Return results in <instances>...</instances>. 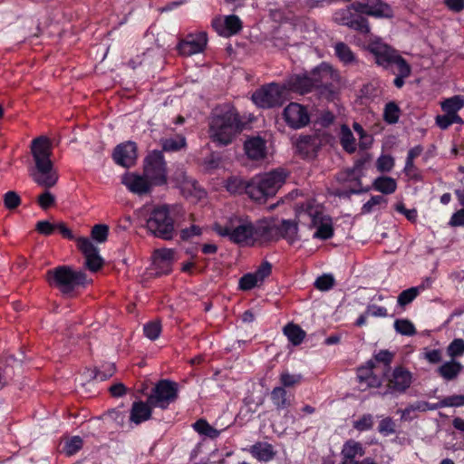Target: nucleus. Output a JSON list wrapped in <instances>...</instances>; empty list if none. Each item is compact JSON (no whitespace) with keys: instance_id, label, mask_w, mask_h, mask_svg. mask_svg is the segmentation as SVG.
Wrapping results in <instances>:
<instances>
[{"instance_id":"27","label":"nucleus","mask_w":464,"mask_h":464,"mask_svg":"<svg viewBox=\"0 0 464 464\" xmlns=\"http://www.w3.org/2000/svg\"><path fill=\"white\" fill-rule=\"evenodd\" d=\"M251 455L261 462L272 460L276 452L272 444L265 441H258L251 446L249 450Z\"/></svg>"},{"instance_id":"25","label":"nucleus","mask_w":464,"mask_h":464,"mask_svg":"<svg viewBox=\"0 0 464 464\" xmlns=\"http://www.w3.org/2000/svg\"><path fill=\"white\" fill-rule=\"evenodd\" d=\"M153 406L148 401H134L130 411V421L135 425H139L150 419Z\"/></svg>"},{"instance_id":"12","label":"nucleus","mask_w":464,"mask_h":464,"mask_svg":"<svg viewBox=\"0 0 464 464\" xmlns=\"http://www.w3.org/2000/svg\"><path fill=\"white\" fill-rule=\"evenodd\" d=\"M285 93L284 85L272 82L256 90L252 101L260 108H273L281 105Z\"/></svg>"},{"instance_id":"60","label":"nucleus","mask_w":464,"mask_h":464,"mask_svg":"<svg viewBox=\"0 0 464 464\" xmlns=\"http://www.w3.org/2000/svg\"><path fill=\"white\" fill-rule=\"evenodd\" d=\"M392 358V353H391L388 350H381L378 353H374L372 360L374 361V363L381 362L384 365L385 368L389 369Z\"/></svg>"},{"instance_id":"50","label":"nucleus","mask_w":464,"mask_h":464,"mask_svg":"<svg viewBox=\"0 0 464 464\" xmlns=\"http://www.w3.org/2000/svg\"><path fill=\"white\" fill-rule=\"evenodd\" d=\"M387 199L381 195L372 196L371 198L365 202L362 207V214H370L374 210L376 206L386 204Z\"/></svg>"},{"instance_id":"47","label":"nucleus","mask_w":464,"mask_h":464,"mask_svg":"<svg viewBox=\"0 0 464 464\" xmlns=\"http://www.w3.org/2000/svg\"><path fill=\"white\" fill-rule=\"evenodd\" d=\"M175 251L171 248H161L154 252V262H165L167 266H172Z\"/></svg>"},{"instance_id":"13","label":"nucleus","mask_w":464,"mask_h":464,"mask_svg":"<svg viewBox=\"0 0 464 464\" xmlns=\"http://www.w3.org/2000/svg\"><path fill=\"white\" fill-rule=\"evenodd\" d=\"M368 38L367 50L373 54L375 63L384 69H390L391 62L398 51L384 43L379 36L370 34Z\"/></svg>"},{"instance_id":"28","label":"nucleus","mask_w":464,"mask_h":464,"mask_svg":"<svg viewBox=\"0 0 464 464\" xmlns=\"http://www.w3.org/2000/svg\"><path fill=\"white\" fill-rule=\"evenodd\" d=\"M285 238L289 244L299 240L297 224L292 220L283 219L278 222V238Z\"/></svg>"},{"instance_id":"1","label":"nucleus","mask_w":464,"mask_h":464,"mask_svg":"<svg viewBox=\"0 0 464 464\" xmlns=\"http://www.w3.org/2000/svg\"><path fill=\"white\" fill-rule=\"evenodd\" d=\"M339 84V73L330 64L322 63L310 74L291 75L283 85L285 92L298 94H306L316 89L320 96L331 101L335 98Z\"/></svg>"},{"instance_id":"37","label":"nucleus","mask_w":464,"mask_h":464,"mask_svg":"<svg viewBox=\"0 0 464 464\" xmlns=\"http://www.w3.org/2000/svg\"><path fill=\"white\" fill-rule=\"evenodd\" d=\"M160 144L164 151H178L186 147V139L182 135L165 138L160 140Z\"/></svg>"},{"instance_id":"14","label":"nucleus","mask_w":464,"mask_h":464,"mask_svg":"<svg viewBox=\"0 0 464 464\" xmlns=\"http://www.w3.org/2000/svg\"><path fill=\"white\" fill-rule=\"evenodd\" d=\"M352 7L357 13L374 18H392L393 8L382 0H362L352 3Z\"/></svg>"},{"instance_id":"32","label":"nucleus","mask_w":464,"mask_h":464,"mask_svg":"<svg viewBox=\"0 0 464 464\" xmlns=\"http://www.w3.org/2000/svg\"><path fill=\"white\" fill-rule=\"evenodd\" d=\"M424 290V284L403 290L397 297V305L404 309Z\"/></svg>"},{"instance_id":"52","label":"nucleus","mask_w":464,"mask_h":464,"mask_svg":"<svg viewBox=\"0 0 464 464\" xmlns=\"http://www.w3.org/2000/svg\"><path fill=\"white\" fill-rule=\"evenodd\" d=\"M82 447V439L80 436H72L64 445V451L68 456L74 455Z\"/></svg>"},{"instance_id":"38","label":"nucleus","mask_w":464,"mask_h":464,"mask_svg":"<svg viewBox=\"0 0 464 464\" xmlns=\"http://www.w3.org/2000/svg\"><path fill=\"white\" fill-rule=\"evenodd\" d=\"M335 55L344 64H350L355 61V55L350 47L344 43H337L334 45Z\"/></svg>"},{"instance_id":"33","label":"nucleus","mask_w":464,"mask_h":464,"mask_svg":"<svg viewBox=\"0 0 464 464\" xmlns=\"http://www.w3.org/2000/svg\"><path fill=\"white\" fill-rule=\"evenodd\" d=\"M271 401L277 411L285 410L291 402L286 390L282 386H276L271 392Z\"/></svg>"},{"instance_id":"40","label":"nucleus","mask_w":464,"mask_h":464,"mask_svg":"<svg viewBox=\"0 0 464 464\" xmlns=\"http://www.w3.org/2000/svg\"><path fill=\"white\" fill-rule=\"evenodd\" d=\"M341 144L343 148L349 153H353L356 150L355 139L351 130L343 126L341 131Z\"/></svg>"},{"instance_id":"22","label":"nucleus","mask_w":464,"mask_h":464,"mask_svg":"<svg viewBox=\"0 0 464 464\" xmlns=\"http://www.w3.org/2000/svg\"><path fill=\"white\" fill-rule=\"evenodd\" d=\"M244 150L248 159L252 160H261L266 157V141L259 137H250L244 143Z\"/></svg>"},{"instance_id":"46","label":"nucleus","mask_w":464,"mask_h":464,"mask_svg":"<svg viewBox=\"0 0 464 464\" xmlns=\"http://www.w3.org/2000/svg\"><path fill=\"white\" fill-rule=\"evenodd\" d=\"M109 235V227L105 224L94 225L92 228V239L99 244L104 243Z\"/></svg>"},{"instance_id":"30","label":"nucleus","mask_w":464,"mask_h":464,"mask_svg":"<svg viewBox=\"0 0 464 464\" xmlns=\"http://www.w3.org/2000/svg\"><path fill=\"white\" fill-rule=\"evenodd\" d=\"M462 370L460 362L451 360L443 362L439 368V374L446 381H451L455 379Z\"/></svg>"},{"instance_id":"6","label":"nucleus","mask_w":464,"mask_h":464,"mask_svg":"<svg viewBox=\"0 0 464 464\" xmlns=\"http://www.w3.org/2000/svg\"><path fill=\"white\" fill-rule=\"evenodd\" d=\"M168 204L155 205L147 209L146 228L154 237L170 240L176 235L175 221Z\"/></svg>"},{"instance_id":"7","label":"nucleus","mask_w":464,"mask_h":464,"mask_svg":"<svg viewBox=\"0 0 464 464\" xmlns=\"http://www.w3.org/2000/svg\"><path fill=\"white\" fill-rule=\"evenodd\" d=\"M45 277L51 286L57 287L63 295H70L86 281V276L82 271L74 270L67 266L48 270Z\"/></svg>"},{"instance_id":"36","label":"nucleus","mask_w":464,"mask_h":464,"mask_svg":"<svg viewBox=\"0 0 464 464\" xmlns=\"http://www.w3.org/2000/svg\"><path fill=\"white\" fill-rule=\"evenodd\" d=\"M226 188L233 194H241L246 192L248 195L249 181H245L240 177H231L226 181Z\"/></svg>"},{"instance_id":"5","label":"nucleus","mask_w":464,"mask_h":464,"mask_svg":"<svg viewBox=\"0 0 464 464\" xmlns=\"http://www.w3.org/2000/svg\"><path fill=\"white\" fill-rule=\"evenodd\" d=\"M287 173L283 169L256 175L249 180L248 197L256 201H265L276 195L285 182Z\"/></svg>"},{"instance_id":"9","label":"nucleus","mask_w":464,"mask_h":464,"mask_svg":"<svg viewBox=\"0 0 464 464\" xmlns=\"http://www.w3.org/2000/svg\"><path fill=\"white\" fill-rule=\"evenodd\" d=\"M143 173L153 186H162L167 183V163L160 150H152L145 160Z\"/></svg>"},{"instance_id":"15","label":"nucleus","mask_w":464,"mask_h":464,"mask_svg":"<svg viewBox=\"0 0 464 464\" xmlns=\"http://www.w3.org/2000/svg\"><path fill=\"white\" fill-rule=\"evenodd\" d=\"M208 44V34L204 31L188 34L186 38L181 40L177 48L179 54L183 56H191L202 53Z\"/></svg>"},{"instance_id":"62","label":"nucleus","mask_w":464,"mask_h":464,"mask_svg":"<svg viewBox=\"0 0 464 464\" xmlns=\"http://www.w3.org/2000/svg\"><path fill=\"white\" fill-rule=\"evenodd\" d=\"M36 230L44 236H50L56 231V224H52L47 220H41L36 224Z\"/></svg>"},{"instance_id":"39","label":"nucleus","mask_w":464,"mask_h":464,"mask_svg":"<svg viewBox=\"0 0 464 464\" xmlns=\"http://www.w3.org/2000/svg\"><path fill=\"white\" fill-rule=\"evenodd\" d=\"M436 125L441 130H447L454 123L464 124V121L459 115H450L444 112L442 115H438L435 118Z\"/></svg>"},{"instance_id":"59","label":"nucleus","mask_w":464,"mask_h":464,"mask_svg":"<svg viewBox=\"0 0 464 464\" xmlns=\"http://www.w3.org/2000/svg\"><path fill=\"white\" fill-rule=\"evenodd\" d=\"M4 204L7 209H14L21 204L20 196L14 191H7L4 195Z\"/></svg>"},{"instance_id":"16","label":"nucleus","mask_w":464,"mask_h":464,"mask_svg":"<svg viewBox=\"0 0 464 464\" xmlns=\"http://www.w3.org/2000/svg\"><path fill=\"white\" fill-rule=\"evenodd\" d=\"M283 117L286 124L295 130L306 126L310 121L307 109L297 102H290L284 109Z\"/></svg>"},{"instance_id":"24","label":"nucleus","mask_w":464,"mask_h":464,"mask_svg":"<svg viewBox=\"0 0 464 464\" xmlns=\"http://www.w3.org/2000/svg\"><path fill=\"white\" fill-rule=\"evenodd\" d=\"M374 361L369 360L364 365L357 369V379L360 384L365 387H378L382 380L373 373Z\"/></svg>"},{"instance_id":"31","label":"nucleus","mask_w":464,"mask_h":464,"mask_svg":"<svg viewBox=\"0 0 464 464\" xmlns=\"http://www.w3.org/2000/svg\"><path fill=\"white\" fill-rule=\"evenodd\" d=\"M441 110L450 115H459L458 112L464 107V96L454 95L440 102Z\"/></svg>"},{"instance_id":"2","label":"nucleus","mask_w":464,"mask_h":464,"mask_svg":"<svg viewBox=\"0 0 464 464\" xmlns=\"http://www.w3.org/2000/svg\"><path fill=\"white\" fill-rule=\"evenodd\" d=\"M244 122L235 107L223 104L215 108L209 119V138L218 146L230 144L243 130Z\"/></svg>"},{"instance_id":"20","label":"nucleus","mask_w":464,"mask_h":464,"mask_svg":"<svg viewBox=\"0 0 464 464\" xmlns=\"http://www.w3.org/2000/svg\"><path fill=\"white\" fill-rule=\"evenodd\" d=\"M121 182L130 192L138 195L150 192L153 186L144 174L126 173L121 177Z\"/></svg>"},{"instance_id":"26","label":"nucleus","mask_w":464,"mask_h":464,"mask_svg":"<svg viewBox=\"0 0 464 464\" xmlns=\"http://www.w3.org/2000/svg\"><path fill=\"white\" fill-rule=\"evenodd\" d=\"M411 380L412 376L409 371L401 367L395 368L391 380V387L396 392H403L411 386Z\"/></svg>"},{"instance_id":"55","label":"nucleus","mask_w":464,"mask_h":464,"mask_svg":"<svg viewBox=\"0 0 464 464\" xmlns=\"http://www.w3.org/2000/svg\"><path fill=\"white\" fill-rule=\"evenodd\" d=\"M378 431L385 437L394 434L396 431L394 420L390 417L383 418L379 423Z\"/></svg>"},{"instance_id":"53","label":"nucleus","mask_w":464,"mask_h":464,"mask_svg":"<svg viewBox=\"0 0 464 464\" xmlns=\"http://www.w3.org/2000/svg\"><path fill=\"white\" fill-rule=\"evenodd\" d=\"M259 285L260 282L252 273H247L239 279V288L243 291H249Z\"/></svg>"},{"instance_id":"17","label":"nucleus","mask_w":464,"mask_h":464,"mask_svg":"<svg viewBox=\"0 0 464 464\" xmlns=\"http://www.w3.org/2000/svg\"><path fill=\"white\" fill-rule=\"evenodd\" d=\"M254 244L257 241H270L278 238V221L263 218L253 223Z\"/></svg>"},{"instance_id":"23","label":"nucleus","mask_w":464,"mask_h":464,"mask_svg":"<svg viewBox=\"0 0 464 464\" xmlns=\"http://www.w3.org/2000/svg\"><path fill=\"white\" fill-rule=\"evenodd\" d=\"M365 454V449L359 441L349 440L343 445L341 450L342 464H354L356 458H361Z\"/></svg>"},{"instance_id":"43","label":"nucleus","mask_w":464,"mask_h":464,"mask_svg":"<svg viewBox=\"0 0 464 464\" xmlns=\"http://www.w3.org/2000/svg\"><path fill=\"white\" fill-rule=\"evenodd\" d=\"M304 377L301 373H290L289 372H283L279 376L280 383L282 387L289 388L299 384L303 381Z\"/></svg>"},{"instance_id":"57","label":"nucleus","mask_w":464,"mask_h":464,"mask_svg":"<svg viewBox=\"0 0 464 464\" xmlns=\"http://www.w3.org/2000/svg\"><path fill=\"white\" fill-rule=\"evenodd\" d=\"M79 249L83 254L84 257L98 251V248L87 237H80L77 240Z\"/></svg>"},{"instance_id":"63","label":"nucleus","mask_w":464,"mask_h":464,"mask_svg":"<svg viewBox=\"0 0 464 464\" xmlns=\"http://www.w3.org/2000/svg\"><path fill=\"white\" fill-rule=\"evenodd\" d=\"M55 202V197L48 190H45L38 197V204L43 209L49 208Z\"/></svg>"},{"instance_id":"45","label":"nucleus","mask_w":464,"mask_h":464,"mask_svg":"<svg viewBox=\"0 0 464 464\" xmlns=\"http://www.w3.org/2000/svg\"><path fill=\"white\" fill-rule=\"evenodd\" d=\"M144 335L151 340H157L161 333V324L160 321H150L144 324L143 326Z\"/></svg>"},{"instance_id":"21","label":"nucleus","mask_w":464,"mask_h":464,"mask_svg":"<svg viewBox=\"0 0 464 464\" xmlns=\"http://www.w3.org/2000/svg\"><path fill=\"white\" fill-rule=\"evenodd\" d=\"M396 77L393 80V84L401 89L405 83V79L411 73V67L408 62L398 53L391 62V68L389 69Z\"/></svg>"},{"instance_id":"54","label":"nucleus","mask_w":464,"mask_h":464,"mask_svg":"<svg viewBox=\"0 0 464 464\" xmlns=\"http://www.w3.org/2000/svg\"><path fill=\"white\" fill-rule=\"evenodd\" d=\"M334 285V277L331 274H324L318 276L314 282V286L321 291H328Z\"/></svg>"},{"instance_id":"29","label":"nucleus","mask_w":464,"mask_h":464,"mask_svg":"<svg viewBox=\"0 0 464 464\" xmlns=\"http://www.w3.org/2000/svg\"><path fill=\"white\" fill-rule=\"evenodd\" d=\"M372 188L384 195H391L397 189V181L392 177L379 176L372 181Z\"/></svg>"},{"instance_id":"48","label":"nucleus","mask_w":464,"mask_h":464,"mask_svg":"<svg viewBox=\"0 0 464 464\" xmlns=\"http://www.w3.org/2000/svg\"><path fill=\"white\" fill-rule=\"evenodd\" d=\"M394 165V159L389 154H382L376 160V169L382 173L392 171Z\"/></svg>"},{"instance_id":"11","label":"nucleus","mask_w":464,"mask_h":464,"mask_svg":"<svg viewBox=\"0 0 464 464\" xmlns=\"http://www.w3.org/2000/svg\"><path fill=\"white\" fill-rule=\"evenodd\" d=\"M362 15L363 14L355 12L351 4L346 8L336 11L334 20L339 24L368 36L371 34V27L368 20Z\"/></svg>"},{"instance_id":"19","label":"nucleus","mask_w":464,"mask_h":464,"mask_svg":"<svg viewBox=\"0 0 464 464\" xmlns=\"http://www.w3.org/2000/svg\"><path fill=\"white\" fill-rule=\"evenodd\" d=\"M114 161L122 167L130 168L137 160V145L133 141L119 144L113 151Z\"/></svg>"},{"instance_id":"4","label":"nucleus","mask_w":464,"mask_h":464,"mask_svg":"<svg viewBox=\"0 0 464 464\" xmlns=\"http://www.w3.org/2000/svg\"><path fill=\"white\" fill-rule=\"evenodd\" d=\"M214 231L220 237L242 246L254 245L253 222L246 216H230L218 221L213 226Z\"/></svg>"},{"instance_id":"56","label":"nucleus","mask_w":464,"mask_h":464,"mask_svg":"<svg viewBox=\"0 0 464 464\" xmlns=\"http://www.w3.org/2000/svg\"><path fill=\"white\" fill-rule=\"evenodd\" d=\"M103 264L102 256L99 255V250L93 254L85 256V265L92 272L98 271Z\"/></svg>"},{"instance_id":"3","label":"nucleus","mask_w":464,"mask_h":464,"mask_svg":"<svg viewBox=\"0 0 464 464\" xmlns=\"http://www.w3.org/2000/svg\"><path fill=\"white\" fill-rule=\"evenodd\" d=\"M34 166L29 169L33 180L39 186L49 188L56 185L59 176L52 161L53 144L46 136H40L31 142Z\"/></svg>"},{"instance_id":"35","label":"nucleus","mask_w":464,"mask_h":464,"mask_svg":"<svg viewBox=\"0 0 464 464\" xmlns=\"http://www.w3.org/2000/svg\"><path fill=\"white\" fill-rule=\"evenodd\" d=\"M195 431H197L200 436L209 438V439H217L220 435V430L213 428L206 420L200 419L197 420L192 425Z\"/></svg>"},{"instance_id":"8","label":"nucleus","mask_w":464,"mask_h":464,"mask_svg":"<svg viewBox=\"0 0 464 464\" xmlns=\"http://www.w3.org/2000/svg\"><path fill=\"white\" fill-rule=\"evenodd\" d=\"M298 217L309 218L310 227L316 229L313 235L314 238L326 240L334 237L333 220L329 216L324 215L319 207L307 203L298 211Z\"/></svg>"},{"instance_id":"58","label":"nucleus","mask_w":464,"mask_h":464,"mask_svg":"<svg viewBox=\"0 0 464 464\" xmlns=\"http://www.w3.org/2000/svg\"><path fill=\"white\" fill-rule=\"evenodd\" d=\"M171 179L177 187H182L190 181L183 166H178L171 176Z\"/></svg>"},{"instance_id":"51","label":"nucleus","mask_w":464,"mask_h":464,"mask_svg":"<svg viewBox=\"0 0 464 464\" xmlns=\"http://www.w3.org/2000/svg\"><path fill=\"white\" fill-rule=\"evenodd\" d=\"M373 426V416L372 414H363L361 418L354 420L353 428L359 431H366Z\"/></svg>"},{"instance_id":"64","label":"nucleus","mask_w":464,"mask_h":464,"mask_svg":"<svg viewBox=\"0 0 464 464\" xmlns=\"http://www.w3.org/2000/svg\"><path fill=\"white\" fill-rule=\"evenodd\" d=\"M367 314L372 317H387L388 312L387 309L383 306L376 305V304H368L366 307Z\"/></svg>"},{"instance_id":"49","label":"nucleus","mask_w":464,"mask_h":464,"mask_svg":"<svg viewBox=\"0 0 464 464\" xmlns=\"http://www.w3.org/2000/svg\"><path fill=\"white\" fill-rule=\"evenodd\" d=\"M447 353L451 358L462 356L464 354V340L454 339L447 347Z\"/></svg>"},{"instance_id":"44","label":"nucleus","mask_w":464,"mask_h":464,"mask_svg":"<svg viewBox=\"0 0 464 464\" xmlns=\"http://www.w3.org/2000/svg\"><path fill=\"white\" fill-rule=\"evenodd\" d=\"M116 371L115 365L112 362H105L99 368L95 369L93 378L98 381H105L111 378Z\"/></svg>"},{"instance_id":"34","label":"nucleus","mask_w":464,"mask_h":464,"mask_svg":"<svg viewBox=\"0 0 464 464\" xmlns=\"http://www.w3.org/2000/svg\"><path fill=\"white\" fill-rule=\"evenodd\" d=\"M283 332L289 343L295 346L301 344L306 335L305 332L299 325L295 324H287L284 327Z\"/></svg>"},{"instance_id":"18","label":"nucleus","mask_w":464,"mask_h":464,"mask_svg":"<svg viewBox=\"0 0 464 464\" xmlns=\"http://www.w3.org/2000/svg\"><path fill=\"white\" fill-rule=\"evenodd\" d=\"M211 24L218 34L223 37L234 35L242 29V22L235 14L215 17Z\"/></svg>"},{"instance_id":"41","label":"nucleus","mask_w":464,"mask_h":464,"mask_svg":"<svg viewBox=\"0 0 464 464\" xmlns=\"http://www.w3.org/2000/svg\"><path fill=\"white\" fill-rule=\"evenodd\" d=\"M401 110L394 102H388L383 111V119L389 124L397 123L400 118Z\"/></svg>"},{"instance_id":"42","label":"nucleus","mask_w":464,"mask_h":464,"mask_svg":"<svg viewBox=\"0 0 464 464\" xmlns=\"http://www.w3.org/2000/svg\"><path fill=\"white\" fill-rule=\"evenodd\" d=\"M393 325L395 331L401 335L412 336L416 334L414 324L408 319H397Z\"/></svg>"},{"instance_id":"61","label":"nucleus","mask_w":464,"mask_h":464,"mask_svg":"<svg viewBox=\"0 0 464 464\" xmlns=\"http://www.w3.org/2000/svg\"><path fill=\"white\" fill-rule=\"evenodd\" d=\"M272 271V266L269 262L264 261L262 264L258 266V268L252 273L256 279L262 284L266 277H267Z\"/></svg>"},{"instance_id":"10","label":"nucleus","mask_w":464,"mask_h":464,"mask_svg":"<svg viewBox=\"0 0 464 464\" xmlns=\"http://www.w3.org/2000/svg\"><path fill=\"white\" fill-rule=\"evenodd\" d=\"M179 385L169 380L159 381L148 397V402L154 408L167 409L178 398Z\"/></svg>"}]
</instances>
